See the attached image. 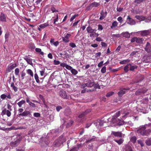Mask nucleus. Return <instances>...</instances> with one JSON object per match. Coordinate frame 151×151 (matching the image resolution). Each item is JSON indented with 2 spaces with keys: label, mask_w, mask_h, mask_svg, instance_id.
Segmentation results:
<instances>
[{
  "label": "nucleus",
  "mask_w": 151,
  "mask_h": 151,
  "mask_svg": "<svg viewBox=\"0 0 151 151\" xmlns=\"http://www.w3.org/2000/svg\"><path fill=\"white\" fill-rule=\"evenodd\" d=\"M130 111L124 109L118 111L112 116L111 119H108V123L110 124V126H113L115 124L120 126L125 124V122L123 120L129 116Z\"/></svg>",
  "instance_id": "nucleus-1"
},
{
  "label": "nucleus",
  "mask_w": 151,
  "mask_h": 151,
  "mask_svg": "<svg viewBox=\"0 0 151 151\" xmlns=\"http://www.w3.org/2000/svg\"><path fill=\"white\" fill-rule=\"evenodd\" d=\"M148 125L146 124L140 127L137 131V133H139L140 134L143 136H147L149 133L151 132V129H150L147 130H145V129L147 128L146 127Z\"/></svg>",
  "instance_id": "nucleus-2"
},
{
  "label": "nucleus",
  "mask_w": 151,
  "mask_h": 151,
  "mask_svg": "<svg viewBox=\"0 0 151 151\" xmlns=\"http://www.w3.org/2000/svg\"><path fill=\"white\" fill-rule=\"evenodd\" d=\"M31 112L30 111L25 110L22 114H19V116H29L31 117L32 116L31 114Z\"/></svg>",
  "instance_id": "nucleus-3"
},
{
  "label": "nucleus",
  "mask_w": 151,
  "mask_h": 151,
  "mask_svg": "<svg viewBox=\"0 0 151 151\" xmlns=\"http://www.w3.org/2000/svg\"><path fill=\"white\" fill-rule=\"evenodd\" d=\"M59 95L62 98L65 99H68L69 97L67 95L66 92L63 90L59 91L58 92Z\"/></svg>",
  "instance_id": "nucleus-4"
},
{
  "label": "nucleus",
  "mask_w": 151,
  "mask_h": 151,
  "mask_svg": "<svg viewBox=\"0 0 151 151\" xmlns=\"http://www.w3.org/2000/svg\"><path fill=\"white\" fill-rule=\"evenodd\" d=\"M71 36L70 34L68 33L64 37H62V38L63 41L65 43H68L70 41L69 39Z\"/></svg>",
  "instance_id": "nucleus-5"
},
{
  "label": "nucleus",
  "mask_w": 151,
  "mask_h": 151,
  "mask_svg": "<svg viewBox=\"0 0 151 151\" xmlns=\"http://www.w3.org/2000/svg\"><path fill=\"white\" fill-rule=\"evenodd\" d=\"M0 98L3 100H7V99H10L12 98L10 93L8 94V95H6L4 94H2L1 95Z\"/></svg>",
  "instance_id": "nucleus-6"
},
{
  "label": "nucleus",
  "mask_w": 151,
  "mask_h": 151,
  "mask_svg": "<svg viewBox=\"0 0 151 151\" xmlns=\"http://www.w3.org/2000/svg\"><path fill=\"white\" fill-rule=\"evenodd\" d=\"M87 87H91L93 86L95 87L96 84H94V81L93 80H89L86 83Z\"/></svg>",
  "instance_id": "nucleus-7"
},
{
  "label": "nucleus",
  "mask_w": 151,
  "mask_h": 151,
  "mask_svg": "<svg viewBox=\"0 0 151 151\" xmlns=\"http://www.w3.org/2000/svg\"><path fill=\"white\" fill-rule=\"evenodd\" d=\"M60 66L63 67H65V68L68 69V70H71L72 68L70 66L68 65L65 63H61L60 64Z\"/></svg>",
  "instance_id": "nucleus-8"
},
{
  "label": "nucleus",
  "mask_w": 151,
  "mask_h": 151,
  "mask_svg": "<svg viewBox=\"0 0 151 151\" xmlns=\"http://www.w3.org/2000/svg\"><path fill=\"white\" fill-rule=\"evenodd\" d=\"M141 50L139 49V50L134 51L130 54V55L131 56H135L139 57L140 55L139 54V52H141L140 51Z\"/></svg>",
  "instance_id": "nucleus-9"
},
{
  "label": "nucleus",
  "mask_w": 151,
  "mask_h": 151,
  "mask_svg": "<svg viewBox=\"0 0 151 151\" xmlns=\"http://www.w3.org/2000/svg\"><path fill=\"white\" fill-rule=\"evenodd\" d=\"M145 50L147 52H151V46L149 43L147 42L145 48Z\"/></svg>",
  "instance_id": "nucleus-10"
},
{
  "label": "nucleus",
  "mask_w": 151,
  "mask_h": 151,
  "mask_svg": "<svg viewBox=\"0 0 151 151\" xmlns=\"http://www.w3.org/2000/svg\"><path fill=\"white\" fill-rule=\"evenodd\" d=\"M127 19H128V21L127 22V23L128 24L131 25L135 24L136 23L135 21L133 19L130 18L129 16H128Z\"/></svg>",
  "instance_id": "nucleus-11"
},
{
  "label": "nucleus",
  "mask_w": 151,
  "mask_h": 151,
  "mask_svg": "<svg viewBox=\"0 0 151 151\" xmlns=\"http://www.w3.org/2000/svg\"><path fill=\"white\" fill-rule=\"evenodd\" d=\"M111 134L114 135L115 137H122V133L120 132H115L112 131Z\"/></svg>",
  "instance_id": "nucleus-12"
},
{
  "label": "nucleus",
  "mask_w": 151,
  "mask_h": 151,
  "mask_svg": "<svg viewBox=\"0 0 151 151\" xmlns=\"http://www.w3.org/2000/svg\"><path fill=\"white\" fill-rule=\"evenodd\" d=\"M100 14L101 16L100 17L99 19L100 20H102L106 17L107 14V12H104L103 11H102Z\"/></svg>",
  "instance_id": "nucleus-13"
},
{
  "label": "nucleus",
  "mask_w": 151,
  "mask_h": 151,
  "mask_svg": "<svg viewBox=\"0 0 151 151\" xmlns=\"http://www.w3.org/2000/svg\"><path fill=\"white\" fill-rule=\"evenodd\" d=\"M91 109H88L86 110L85 112H83L80 114L78 117L80 118H81L84 117L86 114L90 111H91Z\"/></svg>",
  "instance_id": "nucleus-14"
},
{
  "label": "nucleus",
  "mask_w": 151,
  "mask_h": 151,
  "mask_svg": "<svg viewBox=\"0 0 151 151\" xmlns=\"http://www.w3.org/2000/svg\"><path fill=\"white\" fill-rule=\"evenodd\" d=\"M0 18L2 22H5L6 21V16L2 13L1 14Z\"/></svg>",
  "instance_id": "nucleus-15"
},
{
  "label": "nucleus",
  "mask_w": 151,
  "mask_h": 151,
  "mask_svg": "<svg viewBox=\"0 0 151 151\" xmlns=\"http://www.w3.org/2000/svg\"><path fill=\"white\" fill-rule=\"evenodd\" d=\"M50 41L51 45H54L55 47H57L59 44V42L58 41L54 42V39H51Z\"/></svg>",
  "instance_id": "nucleus-16"
},
{
  "label": "nucleus",
  "mask_w": 151,
  "mask_h": 151,
  "mask_svg": "<svg viewBox=\"0 0 151 151\" xmlns=\"http://www.w3.org/2000/svg\"><path fill=\"white\" fill-rule=\"evenodd\" d=\"M86 30L87 31V32L88 33H93L94 34H95V31L96 30L92 29V28L90 27H87L86 28Z\"/></svg>",
  "instance_id": "nucleus-17"
},
{
  "label": "nucleus",
  "mask_w": 151,
  "mask_h": 151,
  "mask_svg": "<svg viewBox=\"0 0 151 151\" xmlns=\"http://www.w3.org/2000/svg\"><path fill=\"white\" fill-rule=\"evenodd\" d=\"M126 89L125 88L121 89L120 91L118 93V94L119 97L122 96L126 92Z\"/></svg>",
  "instance_id": "nucleus-18"
},
{
  "label": "nucleus",
  "mask_w": 151,
  "mask_h": 151,
  "mask_svg": "<svg viewBox=\"0 0 151 151\" xmlns=\"http://www.w3.org/2000/svg\"><path fill=\"white\" fill-rule=\"evenodd\" d=\"M142 36H145L149 35L150 32L148 30H145L140 32Z\"/></svg>",
  "instance_id": "nucleus-19"
},
{
  "label": "nucleus",
  "mask_w": 151,
  "mask_h": 151,
  "mask_svg": "<svg viewBox=\"0 0 151 151\" xmlns=\"http://www.w3.org/2000/svg\"><path fill=\"white\" fill-rule=\"evenodd\" d=\"M137 68L138 66L137 65H132L130 63V68L129 69V70L130 71H134V70L135 69H137Z\"/></svg>",
  "instance_id": "nucleus-20"
},
{
  "label": "nucleus",
  "mask_w": 151,
  "mask_h": 151,
  "mask_svg": "<svg viewBox=\"0 0 151 151\" xmlns=\"http://www.w3.org/2000/svg\"><path fill=\"white\" fill-rule=\"evenodd\" d=\"M147 91V90L146 89L144 90L143 91L142 90H139L137 91L136 92V95H139L140 94L142 93H145Z\"/></svg>",
  "instance_id": "nucleus-21"
},
{
  "label": "nucleus",
  "mask_w": 151,
  "mask_h": 151,
  "mask_svg": "<svg viewBox=\"0 0 151 151\" xmlns=\"http://www.w3.org/2000/svg\"><path fill=\"white\" fill-rule=\"evenodd\" d=\"M135 17L137 19L140 21H144L145 19V17L143 16L136 15Z\"/></svg>",
  "instance_id": "nucleus-22"
},
{
  "label": "nucleus",
  "mask_w": 151,
  "mask_h": 151,
  "mask_svg": "<svg viewBox=\"0 0 151 151\" xmlns=\"http://www.w3.org/2000/svg\"><path fill=\"white\" fill-rule=\"evenodd\" d=\"M24 59L27 62L28 64L31 65H32L33 63H32V59L28 58L27 57L24 58Z\"/></svg>",
  "instance_id": "nucleus-23"
},
{
  "label": "nucleus",
  "mask_w": 151,
  "mask_h": 151,
  "mask_svg": "<svg viewBox=\"0 0 151 151\" xmlns=\"http://www.w3.org/2000/svg\"><path fill=\"white\" fill-rule=\"evenodd\" d=\"M121 35H122L124 37L127 38H129L130 37V34L128 32H123L121 34Z\"/></svg>",
  "instance_id": "nucleus-24"
},
{
  "label": "nucleus",
  "mask_w": 151,
  "mask_h": 151,
  "mask_svg": "<svg viewBox=\"0 0 151 151\" xmlns=\"http://www.w3.org/2000/svg\"><path fill=\"white\" fill-rule=\"evenodd\" d=\"M130 63L127 64L125 66L124 68V70L126 72H127L129 70L130 68Z\"/></svg>",
  "instance_id": "nucleus-25"
},
{
  "label": "nucleus",
  "mask_w": 151,
  "mask_h": 151,
  "mask_svg": "<svg viewBox=\"0 0 151 151\" xmlns=\"http://www.w3.org/2000/svg\"><path fill=\"white\" fill-rule=\"evenodd\" d=\"M25 103V101L24 100H22L20 101L17 104L19 107L21 108L22 107V105Z\"/></svg>",
  "instance_id": "nucleus-26"
},
{
  "label": "nucleus",
  "mask_w": 151,
  "mask_h": 151,
  "mask_svg": "<svg viewBox=\"0 0 151 151\" xmlns=\"http://www.w3.org/2000/svg\"><path fill=\"white\" fill-rule=\"evenodd\" d=\"M100 5V4L99 3L94 2L90 4V6L92 7H96L99 6Z\"/></svg>",
  "instance_id": "nucleus-27"
},
{
  "label": "nucleus",
  "mask_w": 151,
  "mask_h": 151,
  "mask_svg": "<svg viewBox=\"0 0 151 151\" xmlns=\"http://www.w3.org/2000/svg\"><path fill=\"white\" fill-rule=\"evenodd\" d=\"M20 141V139H17L14 142H12L11 143V145L12 146L14 147L17 146V145L19 143V142Z\"/></svg>",
  "instance_id": "nucleus-28"
},
{
  "label": "nucleus",
  "mask_w": 151,
  "mask_h": 151,
  "mask_svg": "<svg viewBox=\"0 0 151 151\" xmlns=\"http://www.w3.org/2000/svg\"><path fill=\"white\" fill-rule=\"evenodd\" d=\"M27 72L28 74L30 75L31 76L33 77L34 74L32 71L30 69H28L27 70Z\"/></svg>",
  "instance_id": "nucleus-29"
},
{
  "label": "nucleus",
  "mask_w": 151,
  "mask_h": 151,
  "mask_svg": "<svg viewBox=\"0 0 151 151\" xmlns=\"http://www.w3.org/2000/svg\"><path fill=\"white\" fill-rule=\"evenodd\" d=\"M81 147V145H78L77 147H75L71 149L70 151H77L78 149Z\"/></svg>",
  "instance_id": "nucleus-30"
},
{
  "label": "nucleus",
  "mask_w": 151,
  "mask_h": 151,
  "mask_svg": "<svg viewBox=\"0 0 151 151\" xmlns=\"http://www.w3.org/2000/svg\"><path fill=\"white\" fill-rule=\"evenodd\" d=\"M118 25V23L116 21H114L112 24V25L111 27V29H113L115 27H116Z\"/></svg>",
  "instance_id": "nucleus-31"
},
{
  "label": "nucleus",
  "mask_w": 151,
  "mask_h": 151,
  "mask_svg": "<svg viewBox=\"0 0 151 151\" xmlns=\"http://www.w3.org/2000/svg\"><path fill=\"white\" fill-rule=\"evenodd\" d=\"M96 140V138L95 137L93 136L92 138L87 140L86 141V142H92Z\"/></svg>",
  "instance_id": "nucleus-32"
},
{
  "label": "nucleus",
  "mask_w": 151,
  "mask_h": 151,
  "mask_svg": "<svg viewBox=\"0 0 151 151\" xmlns=\"http://www.w3.org/2000/svg\"><path fill=\"white\" fill-rule=\"evenodd\" d=\"M104 123L103 120H99L97 122L96 124L100 126H102L103 125Z\"/></svg>",
  "instance_id": "nucleus-33"
},
{
  "label": "nucleus",
  "mask_w": 151,
  "mask_h": 151,
  "mask_svg": "<svg viewBox=\"0 0 151 151\" xmlns=\"http://www.w3.org/2000/svg\"><path fill=\"white\" fill-rule=\"evenodd\" d=\"M35 51L37 52L40 53V54L42 55H43L44 52L41 51V50L40 48H36L35 49Z\"/></svg>",
  "instance_id": "nucleus-34"
},
{
  "label": "nucleus",
  "mask_w": 151,
  "mask_h": 151,
  "mask_svg": "<svg viewBox=\"0 0 151 151\" xmlns=\"http://www.w3.org/2000/svg\"><path fill=\"white\" fill-rule=\"evenodd\" d=\"M114 141L118 143L119 145H121L123 142L124 140L122 139H120L119 140L114 139Z\"/></svg>",
  "instance_id": "nucleus-35"
},
{
  "label": "nucleus",
  "mask_w": 151,
  "mask_h": 151,
  "mask_svg": "<svg viewBox=\"0 0 151 151\" xmlns=\"http://www.w3.org/2000/svg\"><path fill=\"white\" fill-rule=\"evenodd\" d=\"M70 71L71 73L73 75H76L78 73V72L76 70L73 68L71 69Z\"/></svg>",
  "instance_id": "nucleus-36"
},
{
  "label": "nucleus",
  "mask_w": 151,
  "mask_h": 151,
  "mask_svg": "<svg viewBox=\"0 0 151 151\" xmlns=\"http://www.w3.org/2000/svg\"><path fill=\"white\" fill-rule=\"evenodd\" d=\"M125 150V151H132V149L131 147L128 145L126 146Z\"/></svg>",
  "instance_id": "nucleus-37"
},
{
  "label": "nucleus",
  "mask_w": 151,
  "mask_h": 151,
  "mask_svg": "<svg viewBox=\"0 0 151 151\" xmlns=\"http://www.w3.org/2000/svg\"><path fill=\"white\" fill-rule=\"evenodd\" d=\"M143 40L142 38L140 37H137L136 42L139 43H141L142 42Z\"/></svg>",
  "instance_id": "nucleus-38"
},
{
  "label": "nucleus",
  "mask_w": 151,
  "mask_h": 151,
  "mask_svg": "<svg viewBox=\"0 0 151 151\" xmlns=\"http://www.w3.org/2000/svg\"><path fill=\"white\" fill-rule=\"evenodd\" d=\"M34 77L36 82L37 83H39L40 82V81L39 80V77L37 74L35 73V74Z\"/></svg>",
  "instance_id": "nucleus-39"
},
{
  "label": "nucleus",
  "mask_w": 151,
  "mask_h": 151,
  "mask_svg": "<svg viewBox=\"0 0 151 151\" xmlns=\"http://www.w3.org/2000/svg\"><path fill=\"white\" fill-rule=\"evenodd\" d=\"M48 25H49L47 23H45L40 25V27L41 28H44Z\"/></svg>",
  "instance_id": "nucleus-40"
},
{
  "label": "nucleus",
  "mask_w": 151,
  "mask_h": 151,
  "mask_svg": "<svg viewBox=\"0 0 151 151\" xmlns=\"http://www.w3.org/2000/svg\"><path fill=\"white\" fill-rule=\"evenodd\" d=\"M146 144L148 145H151V139H147L145 142Z\"/></svg>",
  "instance_id": "nucleus-41"
},
{
  "label": "nucleus",
  "mask_w": 151,
  "mask_h": 151,
  "mask_svg": "<svg viewBox=\"0 0 151 151\" xmlns=\"http://www.w3.org/2000/svg\"><path fill=\"white\" fill-rule=\"evenodd\" d=\"M114 93V92H109L106 95V97H109L113 95Z\"/></svg>",
  "instance_id": "nucleus-42"
},
{
  "label": "nucleus",
  "mask_w": 151,
  "mask_h": 151,
  "mask_svg": "<svg viewBox=\"0 0 151 151\" xmlns=\"http://www.w3.org/2000/svg\"><path fill=\"white\" fill-rule=\"evenodd\" d=\"M130 62V60L129 59H127L123 60L120 62V63L122 64H123L126 63H129Z\"/></svg>",
  "instance_id": "nucleus-43"
},
{
  "label": "nucleus",
  "mask_w": 151,
  "mask_h": 151,
  "mask_svg": "<svg viewBox=\"0 0 151 151\" xmlns=\"http://www.w3.org/2000/svg\"><path fill=\"white\" fill-rule=\"evenodd\" d=\"M19 68H17L15 69V73L16 76H19Z\"/></svg>",
  "instance_id": "nucleus-44"
},
{
  "label": "nucleus",
  "mask_w": 151,
  "mask_h": 151,
  "mask_svg": "<svg viewBox=\"0 0 151 151\" xmlns=\"http://www.w3.org/2000/svg\"><path fill=\"white\" fill-rule=\"evenodd\" d=\"M136 140V138L135 136L132 137L130 139V141L133 143H134Z\"/></svg>",
  "instance_id": "nucleus-45"
},
{
  "label": "nucleus",
  "mask_w": 151,
  "mask_h": 151,
  "mask_svg": "<svg viewBox=\"0 0 151 151\" xmlns=\"http://www.w3.org/2000/svg\"><path fill=\"white\" fill-rule=\"evenodd\" d=\"M110 71L112 72H116L118 71L119 70V68H116V69H113L111 68H109Z\"/></svg>",
  "instance_id": "nucleus-46"
},
{
  "label": "nucleus",
  "mask_w": 151,
  "mask_h": 151,
  "mask_svg": "<svg viewBox=\"0 0 151 151\" xmlns=\"http://www.w3.org/2000/svg\"><path fill=\"white\" fill-rule=\"evenodd\" d=\"M78 14H76L73 16H72L70 19V22L72 21L74 19H75V18L78 17Z\"/></svg>",
  "instance_id": "nucleus-47"
},
{
  "label": "nucleus",
  "mask_w": 151,
  "mask_h": 151,
  "mask_svg": "<svg viewBox=\"0 0 151 151\" xmlns=\"http://www.w3.org/2000/svg\"><path fill=\"white\" fill-rule=\"evenodd\" d=\"M9 33H6L5 35V42H7L8 41V38L9 37Z\"/></svg>",
  "instance_id": "nucleus-48"
},
{
  "label": "nucleus",
  "mask_w": 151,
  "mask_h": 151,
  "mask_svg": "<svg viewBox=\"0 0 151 151\" xmlns=\"http://www.w3.org/2000/svg\"><path fill=\"white\" fill-rule=\"evenodd\" d=\"M143 0H135L134 1V2L137 4H139L143 2Z\"/></svg>",
  "instance_id": "nucleus-49"
},
{
  "label": "nucleus",
  "mask_w": 151,
  "mask_h": 151,
  "mask_svg": "<svg viewBox=\"0 0 151 151\" xmlns=\"http://www.w3.org/2000/svg\"><path fill=\"white\" fill-rule=\"evenodd\" d=\"M106 68L105 66L103 67L101 70V71L102 73H104L106 72Z\"/></svg>",
  "instance_id": "nucleus-50"
},
{
  "label": "nucleus",
  "mask_w": 151,
  "mask_h": 151,
  "mask_svg": "<svg viewBox=\"0 0 151 151\" xmlns=\"http://www.w3.org/2000/svg\"><path fill=\"white\" fill-rule=\"evenodd\" d=\"M17 66V64L16 63L13 64L12 65L10 66L9 68L11 70L13 69L14 68L16 67Z\"/></svg>",
  "instance_id": "nucleus-51"
},
{
  "label": "nucleus",
  "mask_w": 151,
  "mask_h": 151,
  "mask_svg": "<svg viewBox=\"0 0 151 151\" xmlns=\"http://www.w3.org/2000/svg\"><path fill=\"white\" fill-rule=\"evenodd\" d=\"M69 46L72 48L75 47H76V44L73 42H70L69 43Z\"/></svg>",
  "instance_id": "nucleus-52"
},
{
  "label": "nucleus",
  "mask_w": 151,
  "mask_h": 151,
  "mask_svg": "<svg viewBox=\"0 0 151 151\" xmlns=\"http://www.w3.org/2000/svg\"><path fill=\"white\" fill-rule=\"evenodd\" d=\"M151 19L150 17H148L145 19H145L144 20L146 22H150V21H151Z\"/></svg>",
  "instance_id": "nucleus-53"
},
{
  "label": "nucleus",
  "mask_w": 151,
  "mask_h": 151,
  "mask_svg": "<svg viewBox=\"0 0 151 151\" xmlns=\"http://www.w3.org/2000/svg\"><path fill=\"white\" fill-rule=\"evenodd\" d=\"M117 20L121 23L123 22L122 18L121 17H119L117 19Z\"/></svg>",
  "instance_id": "nucleus-54"
},
{
  "label": "nucleus",
  "mask_w": 151,
  "mask_h": 151,
  "mask_svg": "<svg viewBox=\"0 0 151 151\" xmlns=\"http://www.w3.org/2000/svg\"><path fill=\"white\" fill-rule=\"evenodd\" d=\"M7 111V110H6V109H4L2 111V112L1 113V115H4L5 114H6Z\"/></svg>",
  "instance_id": "nucleus-55"
},
{
  "label": "nucleus",
  "mask_w": 151,
  "mask_h": 151,
  "mask_svg": "<svg viewBox=\"0 0 151 151\" xmlns=\"http://www.w3.org/2000/svg\"><path fill=\"white\" fill-rule=\"evenodd\" d=\"M10 111H11L8 110H7V111L6 112V114L7 115V116L8 117L10 116L11 115V113Z\"/></svg>",
  "instance_id": "nucleus-56"
},
{
  "label": "nucleus",
  "mask_w": 151,
  "mask_h": 151,
  "mask_svg": "<svg viewBox=\"0 0 151 151\" xmlns=\"http://www.w3.org/2000/svg\"><path fill=\"white\" fill-rule=\"evenodd\" d=\"M12 106L9 104H8L7 105V109L10 111H12Z\"/></svg>",
  "instance_id": "nucleus-57"
},
{
  "label": "nucleus",
  "mask_w": 151,
  "mask_h": 151,
  "mask_svg": "<svg viewBox=\"0 0 151 151\" xmlns=\"http://www.w3.org/2000/svg\"><path fill=\"white\" fill-rule=\"evenodd\" d=\"M56 17L55 18L54 20V24H55V22H58V14H57L56 15Z\"/></svg>",
  "instance_id": "nucleus-58"
},
{
  "label": "nucleus",
  "mask_w": 151,
  "mask_h": 151,
  "mask_svg": "<svg viewBox=\"0 0 151 151\" xmlns=\"http://www.w3.org/2000/svg\"><path fill=\"white\" fill-rule=\"evenodd\" d=\"M62 108L61 106H58L56 107V109L57 111L59 112Z\"/></svg>",
  "instance_id": "nucleus-59"
},
{
  "label": "nucleus",
  "mask_w": 151,
  "mask_h": 151,
  "mask_svg": "<svg viewBox=\"0 0 151 151\" xmlns=\"http://www.w3.org/2000/svg\"><path fill=\"white\" fill-rule=\"evenodd\" d=\"M34 116L36 117H38L40 116V114L38 113H35Z\"/></svg>",
  "instance_id": "nucleus-60"
},
{
  "label": "nucleus",
  "mask_w": 151,
  "mask_h": 151,
  "mask_svg": "<svg viewBox=\"0 0 151 151\" xmlns=\"http://www.w3.org/2000/svg\"><path fill=\"white\" fill-rule=\"evenodd\" d=\"M101 45L102 47H106L107 46V45L105 42H101Z\"/></svg>",
  "instance_id": "nucleus-61"
},
{
  "label": "nucleus",
  "mask_w": 151,
  "mask_h": 151,
  "mask_svg": "<svg viewBox=\"0 0 151 151\" xmlns=\"http://www.w3.org/2000/svg\"><path fill=\"white\" fill-rule=\"evenodd\" d=\"M29 104L31 106L33 107H35L36 106L35 104L32 102H30Z\"/></svg>",
  "instance_id": "nucleus-62"
},
{
  "label": "nucleus",
  "mask_w": 151,
  "mask_h": 151,
  "mask_svg": "<svg viewBox=\"0 0 151 151\" xmlns=\"http://www.w3.org/2000/svg\"><path fill=\"white\" fill-rule=\"evenodd\" d=\"M51 10L53 13L55 12H58V10H56L55 9L54 7H52L51 8Z\"/></svg>",
  "instance_id": "nucleus-63"
},
{
  "label": "nucleus",
  "mask_w": 151,
  "mask_h": 151,
  "mask_svg": "<svg viewBox=\"0 0 151 151\" xmlns=\"http://www.w3.org/2000/svg\"><path fill=\"white\" fill-rule=\"evenodd\" d=\"M123 9V8L118 7L116 8V10L118 12H121Z\"/></svg>",
  "instance_id": "nucleus-64"
}]
</instances>
